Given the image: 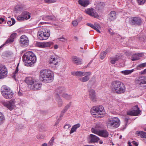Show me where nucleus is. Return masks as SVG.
Segmentation results:
<instances>
[{"label": "nucleus", "mask_w": 146, "mask_h": 146, "mask_svg": "<svg viewBox=\"0 0 146 146\" xmlns=\"http://www.w3.org/2000/svg\"><path fill=\"white\" fill-rule=\"evenodd\" d=\"M138 4L140 5L143 4L146 1V0H137Z\"/></svg>", "instance_id": "nucleus-47"}, {"label": "nucleus", "mask_w": 146, "mask_h": 146, "mask_svg": "<svg viewBox=\"0 0 146 146\" xmlns=\"http://www.w3.org/2000/svg\"><path fill=\"white\" fill-rule=\"evenodd\" d=\"M96 134L104 137H107L108 136L109 133L107 131L105 130H100L99 132L96 131Z\"/></svg>", "instance_id": "nucleus-16"}, {"label": "nucleus", "mask_w": 146, "mask_h": 146, "mask_svg": "<svg viewBox=\"0 0 146 146\" xmlns=\"http://www.w3.org/2000/svg\"><path fill=\"white\" fill-rule=\"evenodd\" d=\"M5 23V21L4 18H0V23Z\"/></svg>", "instance_id": "nucleus-50"}, {"label": "nucleus", "mask_w": 146, "mask_h": 146, "mask_svg": "<svg viewBox=\"0 0 146 146\" xmlns=\"http://www.w3.org/2000/svg\"><path fill=\"white\" fill-rule=\"evenodd\" d=\"M109 52V50L107 49L105 51L102 52L100 56V58L101 59H103L106 56V54Z\"/></svg>", "instance_id": "nucleus-35"}, {"label": "nucleus", "mask_w": 146, "mask_h": 146, "mask_svg": "<svg viewBox=\"0 0 146 146\" xmlns=\"http://www.w3.org/2000/svg\"><path fill=\"white\" fill-rule=\"evenodd\" d=\"M141 74H145L146 73V69L144 70L143 71L141 72Z\"/></svg>", "instance_id": "nucleus-56"}, {"label": "nucleus", "mask_w": 146, "mask_h": 146, "mask_svg": "<svg viewBox=\"0 0 146 146\" xmlns=\"http://www.w3.org/2000/svg\"><path fill=\"white\" fill-rule=\"evenodd\" d=\"M15 9L16 11L20 10L21 8L19 5H17L15 7Z\"/></svg>", "instance_id": "nucleus-51"}, {"label": "nucleus", "mask_w": 146, "mask_h": 146, "mask_svg": "<svg viewBox=\"0 0 146 146\" xmlns=\"http://www.w3.org/2000/svg\"><path fill=\"white\" fill-rule=\"evenodd\" d=\"M78 3L80 5L84 7L87 6L90 4L88 0H78Z\"/></svg>", "instance_id": "nucleus-22"}, {"label": "nucleus", "mask_w": 146, "mask_h": 146, "mask_svg": "<svg viewBox=\"0 0 146 146\" xmlns=\"http://www.w3.org/2000/svg\"><path fill=\"white\" fill-rule=\"evenodd\" d=\"M54 74L49 70H42L40 72V78L42 81L47 82L52 81L54 78Z\"/></svg>", "instance_id": "nucleus-4"}, {"label": "nucleus", "mask_w": 146, "mask_h": 146, "mask_svg": "<svg viewBox=\"0 0 146 146\" xmlns=\"http://www.w3.org/2000/svg\"><path fill=\"white\" fill-rule=\"evenodd\" d=\"M18 67L17 66L16 67V70L15 72L13 74V76L15 78L16 77H18Z\"/></svg>", "instance_id": "nucleus-45"}, {"label": "nucleus", "mask_w": 146, "mask_h": 146, "mask_svg": "<svg viewBox=\"0 0 146 146\" xmlns=\"http://www.w3.org/2000/svg\"><path fill=\"white\" fill-rule=\"evenodd\" d=\"M91 112L93 115H103L105 114L104 108L102 106L93 107L91 110Z\"/></svg>", "instance_id": "nucleus-7"}, {"label": "nucleus", "mask_w": 146, "mask_h": 146, "mask_svg": "<svg viewBox=\"0 0 146 146\" xmlns=\"http://www.w3.org/2000/svg\"><path fill=\"white\" fill-rule=\"evenodd\" d=\"M102 124L100 123H98L95 125L91 129V131L92 132L95 134H96V132L97 131L99 132L100 130L99 129L102 128Z\"/></svg>", "instance_id": "nucleus-19"}, {"label": "nucleus", "mask_w": 146, "mask_h": 146, "mask_svg": "<svg viewBox=\"0 0 146 146\" xmlns=\"http://www.w3.org/2000/svg\"><path fill=\"white\" fill-rule=\"evenodd\" d=\"M17 34L14 33H12L10 37L6 40L5 43L6 44L12 42L13 41L14 39L16 38Z\"/></svg>", "instance_id": "nucleus-23"}, {"label": "nucleus", "mask_w": 146, "mask_h": 146, "mask_svg": "<svg viewBox=\"0 0 146 146\" xmlns=\"http://www.w3.org/2000/svg\"><path fill=\"white\" fill-rule=\"evenodd\" d=\"M47 144L46 143H44L42 144V146H47Z\"/></svg>", "instance_id": "nucleus-63"}, {"label": "nucleus", "mask_w": 146, "mask_h": 146, "mask_svg": "<svg viewBox=\"0 0 146 146\" xmlns=\"http://www.w3.org/2000/svg\"><path fill=\"white\" fill-rule=\"evenodd\" d=\"M89 94L91 100L94 102H96L97 101V99L95 91L92 89L90 90Z\"/></svg>", "instance_id": "nucleus-18"}, {"label": "nucleus", "mask_w": 146, "mask_h": 146, "mask_svg": "<svg viewBox=\"0 0 146 146\" xmlns=\"http://www.w3.org/2000/svg\"><path fill=\"white\" fill-rule=\"evenodd\" d=\"M77 72H71V74L72 75L74 76H76L77 75Z\"/></svg>", "instance_id": "nucleus-55"}, {"label": "nucleus", "mask_w": 146, "mask_h": 146, "mask_svg": "<svg viewBox=\"0 0 146 146\" xmlns=\"http://www.w3.org/2000/svg\"><path fill=\"white\" fill-rule=\"evenodd\" d=\"M111 29H110L108 30V31L110 33V34L112 35H113L114 33L112 32H111Z\"/></svg>", "instance_id": "nucleus-57"}, {"label": "nucleus", "mask_w": 146, "mask_h": 146, "mask_svg": "<svg viewBox=\"0 0 146 146\" xmlns=\"http://www.w3.org/2000/svg\"><path fill=\"white\" fill-rule=\"evenodd\" d=\"M94 29H98L100 28V26L97 23H95L94 25Z\"/></svg>", "instance_id": "nucleus-48"}, {"label": "nucleus", "mask_w": 146, "mask_h": 146, "mask_svg": "<svg viewBox=\"0 0 146 146\" xmlns=\"http://www.w3.org/2000/svg\"><path fill=\"white\" fill-rule=\"evenodd\" d=\"M120 123L119 119L116 117L109 119L106 122V124L108 127H113L115 128L118 127Z\"/></svg>", "instance_id": "nucleus-6"}, {"label": "nucleus", "mask_w": 146, "mask_h": 146, "mask_svg": "<svg viewBox=\"0 0 146 146\" xmlns=\"http://www.w3.org/2000/svg\"><path fill=\"white\" fill-rule=\"evenodd\" d=\"M52 44V43L50 42H37L36 44V46L40 48H44L50 47Z\"/></svg>", "instance_id": "nucleus-12"}, {"label": "nucleus", "mask_w": 146, "mask_h": 146, "mask_svg": "<svg viewBox=\"0 0 146 146\" xmlns=\"http://www.w3.org/2000/svg\"><path fill=\"white\" fill-rule=\"evenodd\" d=\"M53 143V142L50 140L49 141V143L50 145L52 146Z\"/></svg>", "instance_id": "nucleus-59"}, {"label": "nucleus", "mask_w": 146, "mask_h": 146, "mask_svg": "<svg viewBox=\"0 0 146 146\" xmlns=\"http://www.w3.org/2000/svg\"><path fill=\"white\" fill-rule=\"evenodd\" d=\"M22 15L25 19H29L30 17V14L27 12H24L22 13Z\"/></svg>", "instance_id": "nucleus-33"}, {"label": "nucleus", "mask_w": 146, "mask_h": 146, "mask_svg": "<svg viewBox=\"0 0 146 146\" xmlns=\"http://www.w3.org/2000/svg\"><path fill=\"white\" fill-rule=\"evenodd\" d=\"M57 0H44L45 3H51L55 2Z\"/></svg>", "instance_id": "nucleus-46"}, {"label": "nucleus", "mask_w": 146, "mask_h": 146, "mask_svg": "<svg viewBox=\"0 0 146 146\" xmlns=\"http://www.w3.org/2000/svg\"><path fill=\"white\" fill-rule=\"evenodd\" d=\"M15 21L14 19L12 18L11 21H8L7 22V23L9 26H11L15 24Z\"/></svg>", "instance_id": "nucleus-39"}, {"label": "nucleus", "mask_w": 146, "mask_h": 146, "mask_svg": "<svg viewBox=\"0 0 146 146\" xmlns=\"http://www.w3.org/2000/svg\"><path fill=\"white\" fill-rule=\"evenodd\" d=\"M56 92L62 96V94H64L65 91V89L63 87H59L56 90Z\"/></svg>", "instance_id": "nucleus-26"}, {"label": "nucleus", "mask_w": 146, "mask_h": 146, "mask_svg": "<svg viewBox=\"0 0 146 146\" xmlns=\"http://www.w3.org/2000/svg\"><path fill=\"white\" fill-rule=\"evenodd\" d=\"M125 123H127L128 121V119L127 118H125Z\"/></svg>", "instance_id": "nucleus-61"}, {"label": "nucleus", "mask_w": 146, "mask_h": 146, "mask_svg": "<svg viewBox=\"0 0 146 146\" xmlns=\"http://www.w3.org/2000/svg\"><path fill=\"white\" fill-rule=\"evenodd\" d=\"M11 90L9 88L5 85L3 86L1 88V92L2 95L6 94V93L7 92Z\"/></svg>", "instance_id": "nucleus-21"}, {"label": "nucleus", "mask_w": 146, "mask_h": 146, "mask_svg": "<svg viewBox=\"0 0 146 146\" xmlns=\"http://www.w3.org/2000/svg\"><path fill=\"white\" fill-rule=\"evenodd\" d=\"M50 140L54 142V138L53 137H52Z\"/></svg>", "instance_id": "nucleus-64"}, {"label": "nucleus", "mask_w": 146, "mask_h": 146, "mask_svg": "<svg viewBox=\"0 0 146 146\" xmlns=\"http://www.w3.org/2000/svg\"><path fill=\"white\" fill-rule=\"evenodd\" d=\"M146 66V62L142 63L138 65L137 67V69H139L140 68H143Z\"/></svg>", "instance_id": "nucleus-42"}, {"label": "nucleus", "mask_w": 146, "mask_h": 146, "mask_svg": "<svg viewBox=\"0 0 146 146\" xmlns=\"http://www.w3.org/2000/svg\"><path fill=\"white\" fill-rule=\"evenodd\" d=\"M15 103L13 100H11L3 103V105L10 111L14 109L15 107Z\"/></svg>", "instance_id": "nucleus-10"}, {"label": "nucleus", "mask_w": 146, "mask_h": 146, "mask_svg": "<svg viewBox=\"0 0 146 146\" xmlns=\"http://www.w3.org/2000/svg\"><path fill=\"white\" fill-rule=\"evenodd\" d=\"M109 19L110 21H113L116 18V13L114 11H111L109 14Z\"/></svg>", "instance_id": "nucleus-30"}, {"label": "nucleus", "mask_w": 146, "mask_h": 146, "mask_svg": "<svg viewBox=\"0 0 146 146\" xmlns=\"http://www.w3.org/2000/svg\"><path fill=\"white\" fill-rule=\"evenodd\" d=\"M74 39L75 40V41H77L78 40V38L76 36H74Z\"/></svg>", "instance_id": "nucleus-62"}, {"label": "nucleus", "mask_w": 146, "mask_h": 146, "mask_svg": "<svg viewBox=\"0 0 146 146\" xmlns=\"http://www.w3.org/2000/svg\"><path fill=\"white\" fill-rule=\"evenodd\" d=\"M61 96L63 98L67 100H70L72 98L71 95L68 94L66 93L62 94V96Z\"/></svg>", "instance_id": "nucleus-34"}, {"label": "nucleus", "mask_w": 146, "mask_h": 146, "mask_svg": "<svg viewBox=\"0 0 146 146\" xmlns=\"http://www.w3.org/2000/svg\"><path fill=\"white\" fill-rule=\"evenodd\" d=\"M5 118L4 115L0 112V125L2 124L5 121Z\"/></svg>", "instance_id": "nucleus-36"}, {"label": "nucleus", "mask_w": 146, "mask_h": 146, "mask_svg": "<svg viewBox=\"0 0 146 146\" xmlns=\"http://www.w3.org/2000/svg\"><path fill=\"white\" fill-rule=\"evenodd\" d=\"M119 58H118L117 57L111 58L110 62L112 64H113L115 63L116 61H117Z\"/></svg>", "instance_id": "nucleus-40"}, {"label": "nucleus", "mask_w": 146, "mask_h": 146, "mask_svg": "<svg viewBox=\"0 0 146 146\" xmlns=\"http://www.w3.org/2000/svg\"><path fill=\"white\" fill-rule=\"evenodd\" d=\"M58 46L57 45H55L54 46V48L55 49H57L58 48Z\"/></svg>", "instance_id": "nucleus-58"}, {"label": "nucleus", "mask_w": 146, "mask_h": 146, "mask_svg": "<svg viewBox=\"0 0 146 146\" xmlns=\"http://www.w3.org/2000/svg\"><path fill=\"white\" fill-rule=\"evenodd\" d=\"M134 70L133 69L131 70H126L121 71V73L124 75H127L130 74L134 71Z\"/></svg>", "instance_id": "nucleus-32"}, {"label": "nucleus", "mask_w": 146, "mask_h": 146, "mask_svg": "<svg viewBox=\"0 0 146 146\" xmlns=\"http://www.w3.org/2000/svg\"><path fill=\"white\" fill-rule=\"evenodd\" d=\"M58 39H59L60 41L63 42H64L65 41L67 40L63 36L61 37L60 38H58Z\"/></svg>", "instance_id": "nucleus-49"}, {"label": "nucleus", "mask_w": 146, "mask_h": 146, "mask_svg": "<svg viewBox=\"0 0 146 146\" xmlns=\"http://www.w3.org/2000/svg\"><path fill=\"white\" fill-rule=\"evenodd\" d=\"M130 21L132 22L133 24H137L138 25H140L141 22V21L140 18L136 17L131 18Z\"/></svg>", "instance_id": "nucleus-20"}, {"label": "nucleus", "mask_w": 146, "mask_h": 146, "mask_svg": "<svg viewBox=\"0 0 146 146\" xmlns=\"http://www.w3.org/2000/svg\"><path fill=\"white\" fill-rule=\"evenodd\" d=\"M141 54L138 53L133 54L131 57V60L133 61L138 60L140 58V57H142Z\"/></svg>", "instance_id": "nucleus-28"}, {"label": "nucleus", "mask_w": 146, "mask_h": 146, "mask_svg": "<svg viewBox=\"0 0 146 146\" xmlns=\"http://www.w3.org/2000/svg\"><path fill=\"white\" fill-rule=\"evenodd\" d=\"M86 25L94 29V25L88 23H87Z\"/></svg>", "instance_id": "nucleus-54"}, {"label": "nucleus", "mask_w": 146, "mask_h": 146, "mask_svg": "<svg viewBox=\"0 0 146 146\" xmlns=\"http://www.w3.org/2000/svg\"><path fill=\"white\" fill-rule=\"evenodd\" d=\"M25 81L26 83L30 87L31 89L33 90H37L40 89L42 84L40 82L37 81L34 78L31 77L25 78Z\"/></svg>", "instance_id": "nucleus-3"}, {"label": "nucleus", "mask_w": 146, "mask_h": 146, "mask_svg": "<svg viewBox=\"0 0 146 146\" xmlns=\"http://www.w3.org/2000/svg\"><path fill=\"white\" fill-rule=\"evenodd\" d=\"M50 35V30L46 28H42L39 30L37 33L38 38L40 40H46Z\"/></svg>", "instance_id": "nucleus-5"}, {"label": "nucleus", "mask_w": 146, "mask_h": 146, "mask_svg": "<svg viewBox=\"0 0 146 146\" xmlns=\"http://www.w3.org/2000/svg\"><path fill=\"white\" fill-rule=\"evenodd\" d=\"M80 126V125L79 123L77 124L73 125L71 128L70 133H72L76 131V129L79 127Z\"/></svg>", "instance_id": "nucleus-31"}, {"label": "nucleus", "mask_w": 146, "mask_h": 146, "mask_svg": "<svg viewBox=\"0 0 146 146\" xmlns=\"http://www.w3.org/2000/svg\"><path fill=\"white\" fill-rule=\"evenodd\" d=\"M85 12L87 14L91 16L94 17L95 18L99 17L98 13L95 12L94 9L93 8L87 9L85 10Z\"/></svg>", "instance_id": "nucleus-13"}, {"label": "nucleus", "mask_w": 146, "mask_h": 146, "mask_svg": "<svg viewBox=\"0 0 146 146\" xmlns=\"http://www.w3.org/2000/svg\"><path fill=\"white\" fill-rule=\"evenodd\" d=\"M6 94L3 95L2 96L5 98L7 99H10L13 96V93L12 91L11 90L6 93Z\"/></svg>", "instance_id": "nucleus-24"}, {"label": "nucleus", "mask_w": 146, "mask_h": 146, "mask_svg": "<svg viewBox=\"0 0 146 146\" xmlns=\"http://www.w3.org/2000/svg\"><path fill=\"white\" fill-rule=\"evenodd\" d=\"M133 109V110L128 111L127 112V114L128 115L136 116L138 115L140 113V111L137 106L136 105L134 106Z\"/></svg>", "instance_id": "nucleus-11"}, {"label": "nucleus", "mask_w": 146, "mask_h": 146, "mask_svg": "<svg viewBox=\"0 0 146 146\" xmlns=\"http://www.w3.org/2000/svg\"><path fill=\"white\" fill-rule=\"evenodd\" d=\"M18 94V95L20 96H22V92H21L20 91H19Z\"/></svg>", "instance_id": "nucleus-60"}, {"label": "nucleus", "mask_w": 146, "mask_h": 146, "mask_svg": "<svg viewBox=\"0 0 146 146\" xmlns=\"http://www.w3.org/2000/svg\"><path fill=\"white\" fill-rule=\"evenodd\" d=\"M56 101L58 102V104L59 106H61L62 105V99L59 97L56 99Z\"/></svg>", "instance_id": "nucleus-41"}, {"label": "nucleus", "mask_w": 146, "mask_h": 146, "mask_svg": "<svg viewBox=\"0 0 146 146\" xmlns=\"http://www.w3.org/2000/svg\"><path fill=\"white\" fill-rule=\"evenodd\" d=\"M60 60L59 57L57 55H54L51 56L50 58L49 62L50 64H53L54 65H58Z\"/></svg>", "instance_id": "nucleus-8"}, {"label": "nucleus", "mask_w": 146, "mask_h": 146, "mask_svg": "<svg viewBox=\"0 0 146 146\" xmlns=\"http://www.w3.org/2000/svg\"><path fill=\"white\" fill-rule=\"evenodd\" d=\"M140 85L141 84H146V77H145L143 79H142L141 82L138 83Z\"/></svg>", "instance_id": "nucleus-44"}, {"label": "nucleus", "mask_w": 146, "mask_h": 146, "mask_svg": "<svg viewBox=\"0 0 146 146\" xmlns=\"http://www.w3.org/2000/svg\"><path fill=\"white\" fill-rule=\"evenodd\" d=\"M71 126L69 124H67L65 125L64 127V128L65 129H68Z\"/></svg>", "instance_id": "nucleus-52"}, {"label": "nucleus", "mask_w": 146, "mask_h": 146, "mask_svg": "<svg viewBox=\"0 0 146 146\" xmlns=\"http://www.w3.org/2000/svg\"><path fill=\"white\" fill-rule=\"evenodd\" d=\"M90 139L91 142H97L99 140V138L95 135L91 134L90 135Z\"/></svg>", "instance_id": "nucleus-25"}, {"label": "nucleus", "mask_w": 146, "mask_h": 146, "mask_svg": "<svg viewBox=\"0 0 146 146\" xmlns=\"http://www.w3.org/2000/svg\"><path fill=\"white\" fill-rule=\"evenodd\" d=\"M86 72H82L80 71L77 72L76 76L78 77H82L86 75Z\"/></svg>", "instance_id": "nucleus-38"}, {"label": "nucleus", "mask_w": 146, "mask_h": 146, "mask_svg": "<svg viewBox=\"0 0 146 146\" xmlns=\"http://www.w3.org/2000/svg\"><path fill=\"white\" fill-rule=\"evenodd\" d=\"M23 60L25 62V65L32 66L36 61V58L35 54L31 51L25 53L23 56Z\"/></svg>", "instance_id": "nucleus-2"}, {"label": "nucleus", "mask_w": 146, "mask_h": 146, "mask_svg": "<svg viewBox=\"0 0 146 146\" xmlns=\"http://www.w3.org/2000/svg\"><path fill=\"white\" fill-rule=\"evenodd\" d=\"M110 86L112 91L117 94L124 93L126 91L125 85L119 80H116L111 82Z\"/></svg>", "instance_id": "nucleus-1"}, {"label": "nucleus", "mask_w": 146, "mask_h": 146, "mask_svg": "<svg viewBox=\"0 0 146 146\" xmlns=\"http://www.w3.org/2000/svg\"><path fill=\"white\" fill-rule=\"evenodd\" d=\"M78 22L76 21H74L72 22V24L74 26H76L78 25Z\"/></svg>", "instance_id": "nucleus-53"}, {"label": "nucleus", "mask_w": 146, "mask_h": 146, "mask_svg": "<svg viewBox=\"0 0 146 146\" xmlns=\"http://www.w3.org/2000/svg\"><path fill=\"white\" fill-rule=\"evenodd\" d=\"M24 18L22 13L21 15H19L17 17V19L19 21H22L24 20Z\"/></svg>", "instance_id": "nucleus-43"}, {"label": "nucleus", "mask_w": 146, "mask_h": 146, "mask_svg": "<svg viewBox=\"0 0 146 146\" xmlns=\"http://www.w3.org/2000/svg\"><path fill=\"white\" fill-rule=\"evenodd\" d=\"M72 60L74 64L77 65H80L82 64V59L75 56H72Z\"/></svg>", "instance_id": "nucleus-15"}, {"label": "nucleus", "mask_w": 146, "mask_h": 146, "mask_svg": "<svg viewBox=\"0 0 146 146\" xmlns=\"http://www.w3.org/2000/svg\"><path fill=\"white\" fill-rule=\"evenodd\" d=\"M7 74V70L5 66L3 65H0V79L6 77Z\"/></svg>", "instance_id": "nucleus-9"}, {"label": "nucleus", "mask_w": 146, "mask_h": 146, "mask_svg": "<svg viewBox=\"0 0 146 146\" xmlns=\"http://www.w3.org/2000/svg\"><path fill=\"white\" fill-rule=\"evenodd\" d=\"M71 104L70 103L69 104H68L66 106H65L64 108V109L61 112V114H60L61 117L63 115V114L68 109L70 108V107L71 106Z\"/></svg>", "instance_id": "nucleus-37"}, {"label": "nucleus", "mask_w": 146, "mask_h": 146, "mask_svg": "<svg viewBox=\"0 0 146 146\" xmlns=\"http://www.w3.org/2000/svg\"><path fill=\"white\" fill-rule=\"evenodd\" d=\"M29 40L28 38L24 35L20 37V43L23 46H27L29 44Z\"/></svg>", "instance_id": "nucleus-14"}, {"label": "nucleus", "mask_w": 146, "mask_h": 146, "mask_svg": "<svg viewBox=\"0 0 146 146\" xmlns=\"http://www.w3.org/2000/svg\"><path fill=\"white\" fill-rule=\"evenodd\" d=\"M86 75H85L84 77L80 78H79V80L81 82H85L89 80L90 79L89 76L91 74V72H86Z\"/></svg>", "instance_id": "nucleus-17"}, {"label": "nucleus", "mask_w": 146, "mask_h": 146, "mask_svg": "<svg viewBox=\"0 0 146 146\" xmlns=\"http://www.w3.org/2000/svg\"><path fill=\"white\" fill-rule=\"evenodd\" d=\"M136 134L141 138H146V133L142 131H137Z\"/></svg>", "instance_id": "nucleus-29"}, {"label": "nucleus", "mask_w": 146, "mask_h": 146, "mask_svg": "<svg viewBox=\"0 0 146 146\" xmlns=\"http://www.w3.org/2000/svg\"><path fill=\"white\" fill-rule=\"evenodd\" d=\"M42 19L44 20L48 21L50 20H54L55 19V17L54 16H49L45 15L42 17Z\"/></svg>", "instance_id": "nucleus-27"}]
</instances>
